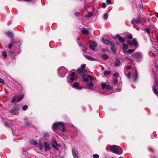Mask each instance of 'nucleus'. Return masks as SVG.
I'll list each match as a JSON object with an SVG mask.
<instances>
[{"label":"nucleus","instance_id":"f257e3e1","mask_svg":"<svg viewBox=\"0 0 158 158\" xmlns=\"http://www.w3.org/2000/svg\"><path fill=\"white\" fill-rule=\"evenodd\" d=\"M83 81L85 82H87L86 85L89 87V88L91 89L93 86V79L91 76L88 75H84L82 76Z\"/></svg>","mask_w":158,"mask_h":158},{"label":"nucleus","instance_id":"f03ea898","mask_svg":"<svg viewBox=\"0 0 158 158\" xmlns=\"http://www.w3.org/2000/svg\"><path fill=\"white\" fill-rule=\"evenodd\" d=\"M64 126V124L63 122H57L54 123L52 126V129L54 131L56 129H60V128H62V131L64 132L66 129Z\"/></svg>","mask_w":158,"mask_h":158},{"label":"nucleus","instance_id":"7ed1b4c3","mask_svg":"<svg viewBox=\"0 0 158 158\" xmlns=\"http://www.w3.org/2000/svg\"><path fill=\"white\" fill-rule=\"evenodd\" d=\"M111 150L114 153L120 155L123 153V150L119 146L114 145L110 147Z\"/></svg>","mask_w":158,"mask_h":158},{"label":"nucleus","instance_id":"20e7f679","mask_svg":"<svg viewBox=\"0 0 158 158\" xmlns=\"http://www.w3.org/2000/svg\"><path fill=\"white\" fill-rule=\"evenodd\" d=\"M67 72V70L64 67H61L58 69V72L60 76L62 77L65 76V74Z\"/></svg>","mask_w":158,"mask_h":158},{"label":"nucleus","instance_id":"39448f33","mask_svg":"<svg viewBox=\"0 0 158 158\" xmlns=\"http://www.w3.org/2000/svg\"><path fill=\"white\" fill-rule=\"evenodd\" d=\"M23 95L22 94L19 95H16L13 97L11 102H19L22 100L23 98Z\"/></svg>","mask_w":158,"mask_h":158},{"label":"nucleus","instance_id":"423d86ee","mask_svg":"<svg viewBox=\"0 0 158 158\" xmlns=\"http://www.w3.org/2000/svg\"><path fill=\"white\" fill-rule=\"evenodd\" d=\"M141 18L140 17H138L137 19H133L131 22V23L132 24H137L138 23H141Z\"/></svg>","mask_w":158,"mask_h":158},{"label":"nucleus","instance_id":"0eeeda50","mask_svg":"<svg viewBox=\"0 0 158 158\" xmlns=\"http://www.w3.org/2000/svg\"><path fill=\"white\" fill-rule=\"evenodd\" d=\"M97 46V43L94 41L91 40L90 42L89 47L92 50L94 51L95 48Z\"/></svg>","mask_w":158,"mask_h":158},{"label":"nucleus","instance_id":"6e6552de","mask_svg":"<svg viewBox=\"0 0 158 158\" xmlns=\"http://www.w3.org/2000/svg\"><path fill=\"white\" fill-rule=\"evenodd\" d=\"M128 44L129 45L132 46L134 45L136 47H138V44L135 39H133L132 41H128Z\"/></svg>","mask_w":158,"mask_h":158},{"label":"nucleus","instance_id":"1a4fd4ad","mask_svg":"<svg viewBox=\"0 0 158 158\" xmlns=\"http://www.w3.org/2000/svg\"><path fill=\"white\" fill-rule=\"evenodd\" d=\"M72 154L74 158H78V150L77 148L72 149Z\"/></svg>","mask_w":158,"mask_h":158},{"label":"nucleus","instance_id":"9d476101","mask_svg":"<svg viewBox=\"0 0 158 158\" xmlns=\"http://www.w3.org/2000/svg\"><path fill=\"white\" fill-rule=\"evenodd\" d=\"M43 145L44 147V148L45 151H47L51 149V147L48 142H44L43 143Z\"/></svg>","mask_w":158,"mask_h":158},{"label":"nucleus","instance_id":"9b49d317","mask_svg":"<svg viewBox=\"0 0 158 158\" xmlns=\"http://www.w3.org/2000/svg\"><path fill=\"white\" fill-rule=\"evenodd\" d=\"M73 87L78 89H81L83 88V87L80 86V84L78 82H75L73 85Z\"/></svg>","mask_w":158,"mask_h":158},{"label":"nucleus","instance_id":"f8f14e48","mask_svg":"<svg viewBox=\"0 0 158 158\" xmlns=\"http://www.w3.org/2000/svg\"><path fill=\"white\" fill-rule=\"evenodd\" d=\"M114 39H116L117 38H118L119 41L121 43H123L125 42V40L124 39L121 37V36H120L119 35H117L116 36L114 37Z\"/></svg>","mask_w":158,"mask_h":158},{"label":"nucleus","instance_id":"ddd939ff","mask_svg":"<svg viewBox=\"0 0 158 158\" xmlns=\"http://www.w3.org/2000/svg\"><path fill=\"white\" fill-rule=\"evenodd\" d=\"M134 57L137 59L140 58L142 57V54L140 52H136L134 54Z\"/></svg>","mask_w":158,"mask_h":158},{"label":"nucleus","instance_id":"4468645a","mask_svg":"<svg viewBox=\"0 0 158 158\" xmlns=\"http://www.w3.org/2000/svg\"><path fill=\"white\" fill-rule=\"evenodd\" d=\"M77 72L81 74H82L87 72V70L85 69H83L81 68H79L77 70Z\"/></svg>","mask_w":158,"mask_h":158},{"label":"nucleus","instance_id":"2eb2a0df","mask_svg":"<svg viewBox=\"0 0 158 158\" xmlns=\"http://www.w3.org/2000/svg\"><path fill=\"white\" fill-rule=\"evenodd\" d=\"M101 86L103 89L106 88L107 89H111V87L110 85H107L105 83H102L101 84Z\"/></svg>","mask_w":158,"mask_h":158},{"label":"nucleus","instance_id":"dca6fc26","mask_svg":"<svg viewBox=\"0 0 158 158\" xmlns=\"http://www.w3.org/2000/svg\"><path fill=\"white\" fill-rule=\"evenodd\" d=\"M101 41L104 44H106L108 45H112V43L108 40H105L103 38H102L101 39Z\"/></svg>","mask_w":158,"mask_h":158},{"label":"nucleus","instance_id":"f3484780","mask_svg":"<svg viewBox=\"0 0 158 158\" xmlns=\"http://www.w3.org/2000/svg\"><path fill=\"white\" fill-rule=\"evenodd\" d=\"M84 56L86 59H87L91 61H94L95 60V58L92 57L90 56H88L86 54H84Z\"/></svg>","mask_w":158,"mask_h":158},{"label":"nucleus","instance_id":"a211bd4d","mask_svg":"<svg viewBox=\"0 0 158 158\" xmlns=\"http://www.w3.org/2000/svg\"><path fill=\"white\" fill-rule=\"evenodd\" d=\"M75 75V73L74 72L72 73L70 75V80L71 81H70V82H73L75 80L74 77Z\"/></svg>","mask_w":158,"mask_h":158},{"label":"nucleus","instance_id":"6ab92c4d","mask_svg":"<svg viewBox=\"0 0 158 158\" xmlns=\"http://www.w3.org/2000/svg\"><path fill=\"white\" fill-rule=\"evenodd\" d=\"M128 46L126 44H123V47L122 48V50L124 53H126V51L125 50L126 49L128 48Z\"/></svg>","mask_w":158,"mask_h":158},{"label":"nucleus","instance_id":"aec40b11","mask_svg":"<svg viewBox=\"0 0 158 158\" xmlns=\"http://www.w3.org/2000/svg\"><path fill=\"white\" fill-rule=\"evenodd\" d=\"M15 41L12 40L11 41L9 45L8 48L9 49H10L12 47H13L15 44Z\"/></svg>","mask_w":158,"mask_h":158},{"label":"nucleus","instance_id":"412c9836","mask_svg":"<svg viewBox=\"0 0 158 158\" xmlns=\"http://www.w3.org/2000/svg\"><path fill=\"white\" fill-rule=\"evenodd\" d=\"M121 63L118 59H117L114 62V65L116 66H119L120 65Z\"/></svg>","mask_w":158,"mask_h":158},{"label":"nucleus","instance_id":"4be33fe9","mask_svg":"<svg viewBox=\"0 0 158 158\" xmlns=\"http://www.w3.org/2000/svg\"><path fill=\"white\" fill-rule=\"evenodd\" d=\"M82 32L85 35H87L89 34V31L85 28H83L82 30Z\"/></svg>","mask_w":158,"mask_h":158},{"label":"nucleus","instance_id":"5701e85b","mask_svg":"<svg viewBox=\"0 0 158 158\" xmlns=\"http://www.w3.org/2000/svg\"><path fill=\"white\" fill-rule=\"evenodd\" d=\"M101 58L103 60H106L109 58V56L107 55L104 54L102 56Z\"/></svg>","mask_w":158,"mask_h":158},{"label":"nucleus","instance_id":"b1692460","mask_svg":"<svg viewBox=\"0 0 158 158\" xmlns=\"http://www.w3.org/2000/svg\"><path fill=\"white\" fill-rule=\"evenodd\" d=\"M53 145L59 147L60 146V145L57 143V141L55 139H53L52 141V146H53Z\"/></svg>","mask_w":158,"mask_h":158},{"label":"nucleus","instance_id":"393cba45","mask_svg":"<svg viewBox=\"0 0 158 158\" xmlns=\"http://www.w3.org/2000/svg\"><path fill=\"white\" fill-rule=\"evenodd\" d=\"M111 46V51L114 53L116 51V48L113 45V44L112 43V45H110Z\"/></svg>","mask_w":158,"mask_h":158},{"label":"nucleus","instance_id":"a878e982","mask_svg":"<svg viewBox=\"0 0 158 158\" xmlns=\"http://www.w3.org/2000/svg\"><path fill=\"white\" fill-rule=\"evenodd\" d=\"M36 146L38 147L40 150H42L43 148L42 144L41 143H37Z\"/></svg>","mask_w":158,"mask_h":158},{"label":"nucleus","instance_id":"bb28decb","mask_svg":"<svg viewBox=\"0 0 158 158\" xmlns=\"http://www.w3.org/2000/svg\"><path fill=\"white\" fill-rule=\"evenodd\" d=\"M30 142L31 144L35 145V146H36L37 143V142L34 140H31L30 141Z\"/></svg>","mask_w":158,"mask_h":158},{"label":"nucleus","instance_id":"cd10ccee","mask_svg":"<svg viewBox=\"0 0 158 158\" xmlns=\"http://www.w3.org/2000/svg\"><path fill=\"white\" fill-rule=\"evenodd\" d=\"M134 81H135L138 78V73L137 70H136L135 74L134 76Z\"/></svg>","mask_w":158,"mask_h":158},{"label":"nucleus","instance_id":"c85d7f7f","mask_svg":"<svg viewBox=\"0 0 158 158\" xmlns=\"http://www.w3.org/2000/svg\"><path fill=\"white\" fill-rule=\"evenodd\" d=\"M135 50L134 49H128L127 51H126V53H127V54H129L135 51Z\"/></svg>","mask_w":158,"mask_h":158},{"label":"nucleus","instance_id":"c756f323","mask_svg":"<svg viewBox=\"0 0 158 158\" xmlns=\"http://www.w3.org/2000/svg\"><path fill=\"white\" fill-rule=\"evenodd\" d=\"M6 35L10 37H12L13 36V33L11 31H8L6 33Z\"/></svg>","mask_w":158,"mask_h":158},{"label":"nucleus","instance_id":"7c9ffc66","mask_svg":"<svg viewBox=\"0 0 158 158\" xmlns=\"http://www.w3.org/2000/svg\"><path fill=\"white\" fill-rule=\"evenodd\" d=\"M111 72L110 71H105L104 72V76H107L110 74Z\"/></svg>","mask_w":158,"mask_h":158},{"label":"nucleus","instance_id":"2f4dec72","mask_svg":"<svg viewBox=\"0 0 158 158\" xmlns=\"http://www.w3.org/2000/svg\"><path fill=\"white\" fill-rule=\"evenodd\" d=\"M152 90L153 91L154 93L156 95L158 94V91H157L155 89V88L154 86H153L152 87Z\"/></svg>","mask_w":158,"mask_h":158},{"label":"nucleus","instance_id":"473e14b6","mask_svg":"<svg viewBox=\"0 0 158 158\" xmlns=\"http://www.w3.org/2000/svg\"><path fill=\"white\" fill-rule=\"evenodd\" d=\"M118 80L117 78H115L114 79V84L116 85L118 83Z\"/></svg>","mask_w":158,"mask_h":158},{"label":"nucleus","instance_id":"72a5a7b5","mask_svg":"<svg viewBox=\"0 0 158 158\" xmlns=\"http://www.w3.org/2000/svg\"><path fill=\"white\" fill-rule=\"evenodd\" d=\"M44 136L48 138L50 136V135H49V134L47 132H45L44 133Z\"/></svg>","mask_w":158,"mask_h":158},{"label":"nucleus","instance_id":"f704fd0d","mask_svg":"<svg viewBox=\"0 0 158 158\" xmlns=\"http://www.w3.org/2000/svg\"><path fill=\"white\" fill-rule=\"evenodd\" d=\"M2 56H4L5 58L7 57V55L6 52H3L2 53Z\"/></svg>","mask_w":158,"mask_h":158},{"label":"nucleus","instance_id":"c9c22d12","mask_svg":"<svg viewBox=\"0 0 158 158\" xmlns=\"http://www.w3.org/2000/svg\"><path fill=\"white\" fill-rule=\"evenodd\" d=\"M28 108V106L27 105H24L23 107V110H25Z\"/></svg>","mask_w":158,"mask_h":158},{"label":"nucleus","instance_id":"e433bc0d","mask_svg":"<svg viewBox=\"0 0 158 158\" xmlns=\"http://www.w3.org/2000/svg\"><path fill=\"white\" fill-rule=\"evenodd\" d=\"M125 75L128 78H130L131 73L130 72H128L127 74L125 73Z\"/></svg>","mask_w":158,"mask_h":158},{"label":"nucleus","instance_id":"4c0bfd02","mask_svg":"<svg viewBox=\"0 0 158 158\" xmlns=\"http://www.w3.org/2000/svg\"><path fill=\"white\" fill-rule=\"evenodd\" d=\"M93 14L92 13H89V14L85 15V17H86L89 18L93 16Z\"/></svg>","mask_w":158,"mask_h":158},{"label":"nucleus","instance_id":"58836bf2","mask_svg":"<svg viewBox=\"0 0 158 158\" xmlns=\"http://www.w3.org/2000/svg\"><path fill=\"white\" fill-rule=\"evenodd\" d=\"M93 157L94 158H99V156L97 154H95L93 155Z\"/></svg>","mask_w":158,"mask_h":158},{"label":"nucleus","instance_id":"ea45409f","mask_svg":"<svg viewBox=\"0 0 158 158\" xmlns=\"http://www.w3.org/2000/svg\"><path fill=\"white\" fill-rule=\"evenodd\" d=\"M145 31L148 34H150V31L147 28H145L144 29Z\"/></svg>","mask_w":158,"mask_h":158},{"label":"nucleus","instance_id":"a19ab883","mask_svg":"<svg viewBox=\"0 0 158 158\" xmlns=\"http://www.w3.org/2000/svg\"><path fill=\"white\" fill-rule=\"evenodd\" d=\"M85 66H86L85 64H83L81 65V68L83 69H85Z\"/></svg>","mask_w":158,"mask_h":158},{"label":"nucleus","instance_id":"79ce46f5","mask_svg":"<svg viewBox=\"0 0 158 158\" xmlns=\"http://www.w3.org/2000/svg\"><path fill=\"white\" fill-rule=\"evenodd\" d=\"M108 18V15L107 13H106L104 15V18L105 19H107Z\"/></svg>","mask_w":158,"mask_h":158},{"label":"nucleus","instance_id":"37998d69","mask_svg":"<svg viewBox=\"0 0 158 158\" xmlns=\"http://www.w3.org/2000/svg\"><path fill=\"white\" fill-rule=\"evenodd\" d=\"M106 4L105 3H103L102 4V7L103 8H105L106 7Z\"/></svg>","mask_w":158,"mask_h":158},{"label":"nucleus","instance_id":"c03bdc74","mask_svg":"<svg viewBox=\"0 0 158 158\" xmlns=\"http://www.w3.org/2000/svg\"><path fill=\"white\" fill-rule=\"evenodd\" d=\"M0 83H2V84L4 83V80L1 78H0Z\"/></svg>","mask_w":158,"mask_h":158},{"label":"nucleus","instance_id":"a18cd8bd","mask_svg":"<svg viewBox=\"0 0 158 158\" xmlns=\"http://www.w3.org/2000/svg\"><path fill=\"white\" fill-rule=\"evenodd\" d=\"M114 76L116 77H117L118 76L119 74L118 73H116L114 74Z\"/></svg>","mask_w":158,"mask_h":158},{"label":"nucleus","instance_id":"49530a36","mask_svg":"<svg viewBox=\"0 0 158 158\" xmlns=\"http://www.w3.org/2000/svg\"><path fill=\"white\" fill-rule=\"evenodd\" d=\"M131 66L130 65H127V67L126 69H130L131 68Z\"/></svg>","mask_w":158,"mask_h":158},{"label":"nucleus","instance_id":"de8ad7c7","mask_svg":"<svg viewBox=\"0 0 158 158\" xmlns=\"http://www.w3.org/2000/svg\"><path fill=\"white\" fill-rule=\"evenodd\" d=\"M128 38L130 39H131L132 38V35H129L128 36Z\"/></svg>","mask_w":158,"mask_h":158},{"label":"nucleus","instance_id":"09e8293b","mask_svg":"<svg viewBox=\"0 0 158 158\" xmlns=\"http://www.w3.org/2000/svg\"><path fill=\"white\" fill-rule=\"evenodd\" d=\"M106 2L107 4H110V3L111 1L110 0H107Z\"/></svg>","mask_w":158,"mask_h":158},{"label":"nucleus","instance_id":"8fccbe9b","mask_svg":"<svg viewBox=\"0 0 158 158\" xmlns=\"http://www.w3.org/2000/svg\"><path fill=\"white\" fill-rule=\"evenodd\" d=\"M75 15L77 16H78L80 15V13L79 12H76L75 13Z\"/></svg>","mask_w":158,"mask_h":158},{"label":"nucleus","instance_id":"3c124183","mask_svg":"<svg viewBox=\"0 0 158 158\" xmlns=\"http://www.w3.org/2000/svg\"><path fill=\"white\" fill-rule=\"evenodd\" d=\"M55 145H53V147L55 148H56V150H58V148Z\"/></svg>","mask_w":158,"mask_h":158},{"label":"nucleus","instance_id":"603ef678","mask_svg":"<svg viewBox=\"0 0 158 158\" xmlns=\"http://www.w3.org/2000/svg\"><path fill=\"white\" fill-rule=\"evenodd\" d=\"M155 16L157 18H158V13H157L156 14Z\"/></svg>","mask_w":158,"mask_h":158},{"label":"nucleus","instance_id":"864d4df0","mask_svg":"<svg viewBox=\"0 0 158 158\" xmlns=\"http://www.w3.org/2000/svg\"><path fill=\"white\" fill-rule=\"evenodd\" d=\"M5 125L7 127H9V125H8V124H7L6 123L5 124Z\"/></svg>","mask_w":158,"mask_h":158},{"label":"nucleus","instance_id":"5fc2aeb1","mask_svg":"<svg viewBox=\"0 0 158 158\" xmlns=\"http://www.w3.org/2000/svg\"><path fill=\"white\" fill-rule=\"evenodd\" d=\"M82 51H83L84 52H85V53H86V51H85L84 49H82Z\"/></svg>","mask_w":158,"mask_h":158},{"label":"nucleus","instance_id":"6e6d98bb","mask_svg":"<svg viewBox=\"0 0 158 158\" xmlns=\"http://www.w3.org/2000/svg\"><path fill=\"white\" fill-rule=\"evenodd\" d=\"M25 0V1H27V2H29L31 1L32 0Z\"/></svg>","mask_w":158,"mask_h":158},{"label":"nucleus","instance_id":"4d7b16f0","mask_svg":"<svg viewBox=\"0 0 158 158\" xmlns=\"http://www.w3.org/2000/svg\"><path fill=\"white\" fill-rule=\"evenodd\" d=\"M79 45H80V46H81V44H79Z\"/></svg>","mask_w":158,"mask_h":158},{"label":"nucleus","instance_id":"13d9d810","mask_svg":"<svg viewBox=\"0 0 158 158\" xmlns=\"http://www.w3.org/2000/svg\"><path fill=\"white\" fill-rule=\"evenodd\" d=\"M79 39H80L79 38H77V40H79Z\"/></svg>","mask_w":158,"mask_h":158},{"label":"nucleus","instance_id":"bf43d9fd","mask_svg":"<svg viewBox=\"0 0 158 158\" xmlns=\"http://www.w3.org/2000/svg\"><path fill=\"white\" fill-rule=\"evenodd\" d=\"M119 158H123L122 157H119Z\"/></svg>","mask_w":158,"mask_h":158},{"label":"nucleus","instance_id":"052dcab7","mask_svg":"<svg viewBox=\"0 0 158 158\" xmlns=\"http://www.w3.org/2000/svg\"><path fill=\"white\" fill-rule=\"evenodd\" d=\"M152 137H153V138H154V136H152Z\"/></svg>","mask_w":158,"mask_h":158},{"label":"nucleus","instance_id":"680f3d73","mask_svg":"<svg viewBox=\"0 0 158 158\" xmlns=\"http://www.w3.org/2000/svg\"><path fill=\"white\" fill-rule=\"evenodd\" d=\"M152 137H153V138H154V136H152Z\"/></svg>","mask_w":158,"mask_h":158},{"label":"nucleus","instance_id":"e2e57ef3","mask_svg":"<svg viewBox=\"0 0 158 158\" xmlns=\"http://www.w3.org/2000/svg\"><path fill=\"white\" fill-rule=\"evenodd\" d=\"M157 68H158V66H157Z\"/></svg>","mask_w":158,"mask_h":158}]
</instances>
